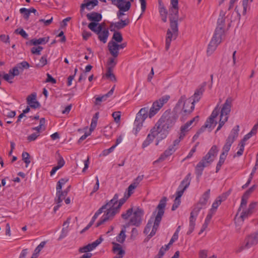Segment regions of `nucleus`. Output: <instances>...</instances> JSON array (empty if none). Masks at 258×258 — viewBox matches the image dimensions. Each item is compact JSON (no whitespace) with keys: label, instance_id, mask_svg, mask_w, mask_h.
I'll return each mask as SVG.
<instances>
[{"label":"nucleus","instance_id":"nucleus-1","mask_svg":"<svg viewBox=\"0 0 258 258\" xmlns=\"http://www.w3.org/2000/svg\"><path fill=\"white\" fill-rule=\"evenodd\" d=\"M170 98V96L166 95L160 98L158 100L155 101L150 108L149 111L147 107L141 108L136 115L134 124L135 127L133 128L134 134L137 136L138 132L141 130L143 126V123L148 116L152 118L154 116L160 108L166 103Z\"/></svg>","mask_w":258,"mask_h":258},{"label":"nucleus","instance_id":"nucleus-2","mask_svg":"<svg viewBox=\"0 0 258 258\" xmlns=\"http://www.w3.org/2000/svg\"><path fill=\"white\" fill-rule=\"evenodd\" d=\"M178 118V114L175 110H167L163 113L154 125L160 133V140L167 137L169 130L174 125Z\"/></svg>","mask_w":258,"mask_h":258},{"label":"nucleus","instance_id":"nucleus-3","mask_svg":"<svg viewBox=\"0 0 258 258\" xmlns=\"http://www.w3.org/2000/svg\"><path fill=\"white\" fill-rule=\"evenodd\" d=\"M128 196L124 195V197L120 199L118 201V195L115 194L113 198L106 204L107 207V212L103 215L101 219L96 223V227L104 224L109 220H111L114 216L119 212V210L122 205L126 202L128 198Z\"/></svg>","mask_w":258,"mask_h":258},{"label":"nucleus","instance_id":"nucleus-4","mask_svg":"<svg viewBox=\"0 0 258 258\" xmlns=\"http://www.w3.org/2000/svg\"><path fill=\"white\" fill-rule=\"evenodd\" d=\"M210 189H209L202 195L199 201L194 206L190 214L189 228L186 233L187 235L190 234L194 230L197 217L200 210L206 207L210 198Z\"/></svg>","mask_w":258,"mask_h":258},{"label":"nucleus","instance_id":"nucleus-5","mask_svg":"<svg viewBox=\"0 0 258 258\" xmlns=\"http://www.w3.org/2000/svg\"><path fill=\"white\" fill-rule=\"evenodd\" d=\"M218 151V147L216 145H213L208 153L203 157L196 167V173L198 176H201L204 168L209 166L213 162Z\"/></svg>","mask_w":258,"mask_h":258},{"label":"nucleus","instance_id":"nucleus-6","mask_svg":"<svg viewBox=\"0 0 258 258\" xmlns=\"http://www.w3.org/2000/svg\"><path fill=\"white\" fill-rule=\"evenodd\" d=\"M167 200V199L166 197H163L160 201L159 203L156 207L155 211L153 212V215H156V216L154 219L152 230L149 235V236L150 237L153 236L155 234L158 228L160 223L162 220V216L164 214Z\"/></svg>","mask_w":258,"mask_h":258},{"label":"nucleus","instance_id":"nucleus-7","mask_svg":"<svg viewBox=\"0 0 258 258\" xmlns=\"http://www.w3.org/2000/svg\"><path fill=\"white\" fill-rule=\"evenodd\" d=\"M86 17L88 20L91 21L88 24V28L93 32H99L101 28H102V25L103 24H99L102 18V15L100 13L95 12H92L90 13H88L86 15Z\"/></svg>","mask_w":258,"mask_h":258},{"label":"nucleus","instance_id":"nucleus-8","mask_svg":"<svg viewBox=\"0 0 258 258\" xmlns=\"http://www.w3.org/2000/svg\"><path fill=\"white\" fill-rule=\"evenodd\" d=\"M178 20L169 19L170 29H168L167 31V36L166 38L165 49L167 51L170 46L172 38L175 39L178 35Z\"/></svg>","mask_w":258,"mask_h":258},{"label":"nucleus","instance_id":"nucleus-9","mask_svg":"<svg viewBox=\"0 0 258 258\" xmlns=\"http://www.w3.org/2000/svg\"><path fill=\"white\" fill-rule=\"evenodd\" d=\"M224 34V31L220 28L215 29L214 36L208 45L207 50L208 55L212 54L213 52L216 49L218 45L222 41V36Z\"/></svg>","mask_w":258,"mask_h":258},{"label":"nucleus","instance_id":"nucleus-10","mask_svg":"<svg viewBox=\"0 0 258 258\" xmlns=\"http://www.w3.org/2000/svg\"><path fill=\"white\" fill-rule=\"evenodd\" d=\"M144 214V210L138 208L133 212V216L131 217L129 222L125 224V227H128L130 225L139 227L142 224Z\"/></svg>","mask_w":258,"mask_h":258},{"label":"nucleus","instance_id":"nucleus-11","mask_svg":"<svg viewBox=\"0 0 258 258\" xmlns=\"http://www.w3.org/2000/svg\"><path fill=\"white\" fill-rule=\"evenodd\" d=\"M182 103H183V107L182 109V113L183 115H186L190 114L192 112L195 108V103L190 99H186V97L184 95L181 96L180 99L178 100L177 104V106H180Z\"/></svg>","mask_w":258,"mask_h":258},{"label":"nucleus","instance_id":"nucleus-12","mask_svg":"<svg viewBox=\"0 0 258 258\" xmlns=\"http://www.w3.org/2000/svg\"><path fill=\"white\" fill-rule=\"evenodd\" d=\"M258 243V230L255 233L248 235L244 239L242 249L248 248Z\"/></svg>","mask_w":258,"mask_h":258},{"label":"nucleus","instance_id":"nucleus-13","mask_svg":"<svg viewBox=\"0 0 258 258\" xmlns=\"http://www.w3.org/2000/svg\"><path fill=\"white\" fill-rule=\"evenodd\" d=\"M108 205V204L104 205L97 211V212L95 213L94 215L92 217L91 221L90 222L88 225L81 231V233H83L86 231L87 230H88L94 224L95 221L97 218L98 216L100 214H101L104 211V210H106L105 214L106 213V212H107L108 208L107 207V205Z\"/></svg>","mask_w":258,"mask_h":258},{"label":"nucleus","instance_id":"nucleus-14","mask_svg":"<svg viewBox=\"0 0 258 258\" xmlns=\"http://www.w3.org/2000/svg\"><path fill=\"white\" fill-rule=\"evenodd\" d=\"M130 23V20L128 18H126L123 20L120 19L119 21L115 23H111L110 26V31L113 32L115 31V29L120 30L124 28L127 26Z\"/></svg>","mask_w":258,"mask_h":258},{"label":"nucleus","instance_id":"nucleus-15","mask_svg":"<svg viewBox=\"0 0 258 258\" xmlns=\"http://www.w3.org/2000/svg\"><path fill=\"white\" fill-rule=\"evenodd\" d=\"M207 85L206 82H203L195 92L194 94L192 96V101L194 103L198 102L201 98L203 93L205 90V87Z\"/></svg>","mask_w":258,"mask_h":258},{"label":"nucleus","instance_id":"nucleus-16","mask_svg":"<svg viewBox=\"0 0 258 258\" xmlns=\"http://www.w3.org/2000/svg\"><path fill=\"white\" fill-rule=\"evenodd\" d=\"M233 102V99L232 97H229L226 100L225 103L223 104L221 110V116L223 114L228 115L232 107V103Z\"/></svg>","mask_w":258,"mask_h":258},{"label":"nucleus","instance_id":"nucleus-17","mask_svg":"<svg viewBox=\"0 0 258 258\" xmlns=\"http://www.w3.org/2000/svg\"><path fill=\"white\" fill-rule=\"evenodd\" d=\"M27 103L32 108L36 109L40 107V104L36 100V93H32L27 97Z\"/></svg>","mask_w":258,"mask_h":258},{"label":"nucleus","instance_id":"nucleus-18","mask_svg":"<svg viewBox=\"0 0 258 258\" xmlns=\"http://www.w3.org/2000/svg\"><path fill=\"white\" fill-rule=\"evenodd\" d=\"M103 239L100 237L98 239L96 240L92 243L88 244L87 245L85 246L80 248L79 251L81 252H87L91 251L98 245L102 241Z\"/></svg>","mask_w":258,"mask_h":258},{"label":"nucleus","instance_id":"nucleus-19","mask_svg":"<svg viewBox=\"0 0 258 258\" xmlns=\"http://www.w3.org/2000/svg\"><path fill=\"white\" fill-rule=\"evenodd\" d=\"M103 239L100 237L98 239L96 240L92 243L88 244L87 245L85 246L80 248L79 251L81 252H87L91 251L98 245L102 241Z\"/></svg>","mask_w":258,"mask_h":258},{"label":"nucleus","instance_id":"nucleus-20","mask_svg":"<svg viewBox=\"0 0 258 258\" xmlns=\"http://www.w3.org/2000/svg\"><path fill=\"white\" fill-rule=\"evenodd\" d=\"M131 7V2L129 1H127L125 2V4L124 6L119 5L117 6V8L119 10L117 12V17L118 19H121L122 16L124 15L123 12L128 11Z\"/></svg>","mask_w":258,"mask_h":258},{"label":"nucleus","instance_id":"nucleus-21","mask_svg":"<svg viewBox=\"0 0 258 258\" xmlns=\"http://www.w3.org/2000/svg\"><path fill=\"white\" fill-rule=\"evenodd\" d=\"M98 4L97 0H84V3L81 6V12H83L86 8L88 10H91Z\"/></svg>","mask_w":258,"mask_h":258},{"label":"nucleus","instance_id":"nucleus-22","mask_svg":"<svg viewBox=\"0 0 258 258\" xmlns=\"http://www.w3.org/2000/svg\"><path fill=\"white\" fill-rule=\"evenodd\" d=\"M100 29L99 32H94L98 35V39L100 41L102 42L103 43H105L109 35L108 30L106 28H104L103 30V28Z\"/></svg>","mask_w":258,"mask_h":258},{"label":"nucleus","instance_id":"nucleus-23","mask_svg":"<svg viewBox=\"0 0 258 258\" xmlns=\"http://www.w3.org/2000/svg\"><path fill=\"white\" fill-rule=\"evenodd\" d=\"M108 48L111 55L114 58H116L119 54L118 49L116 46V42L110 41L108 43Z\"/></svg>","mask_w":258,"mask_h":258},{"label":"nucleus","instance_id":"nucleus-24","mask_svg":"<svg viewBox=\"0 0 258 258\" xmlns=\"http://www.w3.org/2000/svg\"><path fill=\"white\" fill-rule=\"evenodd\" d=\"M112 250L116 255L114 258H122L125 253V251L122 249V246L118 243H113Z\"/></svg>","mask_w":258,"mask_h":258},{"label":"nucleus","instance_id":"nucleus-25","mask_svg":"<svg viewBox=\"0 0 258 258\" xmlns=\"http://www.w3.org/2000/svg\"><path fill=\"white\" fill-rule=\"evenodd\" d=\"M226 199V197L219 196L217 198L216 200L213 203L212 208L210 210V211L212 212L213 213H215L218 207L221 204L222 202L224 201Z\"/></svg>","mask_w":258,"mask_h":258},{"label":"nucleus","instance_id":"nucleus-26","mask_svg":"<svg viewBox=\"0 0 258 258\" xmlns=\"http://www.w3.org/2000/svg\"><path fill=\"white\" fill-rule=\"evenodd\" d=\"M217 123L216 121L215 122L213 120H210V118L208 117L205 124L201 127V131H204L206 128H208L209 129V132H211Z\"/></svg>","mask_w":258,"mask_h":258},{"label":"nucleus","instance_id":"nucleus-27","mask_svg":"<svg viewBox=\"0 0 258 258\" xmlns=\"http://www.w3.org/2000/svg\"><path fill=\"white\" fill-rule=\"evenodd\" d=\"M160 135V133L154 126L150 130V133L148 134L146 138V140L151 143L155 137L158 135Z\"/></svg>","mask_w":258,"mask_h":258},{"label":"nucleus","instance_id":"nucleus-28","mask_svg":"<svg viewBox=\"0 0 258 258\" xmlns=\"http://www.w3.org/2000/svg\"><path fill=\"white\" fill-rule=\"evenodd\" d=\"M191 173H188L185 178L181 182L178 188H183V189H186L190 184L191 181Z\"/></svg>","mask_w":258,"mask_h":258},{"label":"nucleus","instance_id":"nucleus-29","mask_svg":"<svg viewBox=\"0 0 258 258\" xmlns=\"http://www.w3.org/2000/svg\"><path fill=\"white\" fill-rule=\"evenodd\" d=\"M239 131V126L237 125L231 130L230 135L227 139H229L230 141L234 142L238 136Z\"/></svg>","mask_w":258,"mask_h":258},{"label":"nucleus","instance_id":"nucleus-30","mask_svg":"<svg viewBox=\"0 0 258 258\" xmlns=\"http://www.w3.org/2000/svg\"><path fill=\"white\" fill-rule=\"evenodd\" d=\"M169 11V19L178 20V7H176L174 8L172 6L170 9Z\"/></svg>","mask_w":258,"mask_h":258},{"label":"nucleus","instance_id":"nucleus-31","mask_svg":"<svg viewBox=\"0 0 258 258\" xmlns=\"http://www.w3.org/2000/svg\"><path fill=\"white\" fill-rule=\"evenodd\" d=\"M49 39V37L40 38L38 39H33L30 40V42L31 44H33L34 45H37L38 44H44L48 42Z\"/></svg>","mask_w":258,"mask_h":258},{"label":"nucleus","instance_id":"nucleus-32","mask_svg":"<svg viewBox=\"0 0 258 258\" xmlns=\"http://www.w3.org/2000/svg\"><path fill=\"white\" fill-rule=\"evenodd\" d=\"M126 228H127V227H125V225H123L122 226V228L120 232V233L116 237V240L118 242L120 243H123L124 242L126 237L125 233L126 232Z\"/></svg>","mask_w":258,"mask_h":258},{"label":"nucleus","instance_id":"nucleus-33","mask_svg":"<svg viewBox=\"0 0 258 258\" xmlns=\"http://www.w3.org/2000/svg\"><path fill=\"white\" fill-rule=\"evenodd\" d=\"M46 244V241H42L35 249L34 251L31 258H37L39 256V254L41 250Z\"/></svg>","mask_w":258,"mask_h":258},{"label":"nucleus","instance_id":"nucleus-34","mask_svg":"<svg viewBox=\"0 0 258 258\" xmlns=\"http://www.w3.org/2000/svg\"><path fill=\"white\" fill-rule=\"evenodd\" d=\"M105 77L107 79L109 80L112 82H116L115 76L113 73V69L111 68H107V71L105 74Z\"/></svg>","mask_w":258,"mask_h":258},{"label":"nucleus","instance_id":"nucleus-35","mask_svg":"<svg viewBox=\"0 0 258 258\" xmlns=\"http://www.w3.org/2000/svg\"><path fill=\"white\" fill-rule=\"evenodd\" d=\"M233 143L232 141H230L229 139H226V143L222 148V152L221 153H224L226 155H228V153L230 149L231 146L232 144Z\"/></svg>","mask_w":258,"mask_h":258},{"label":"nucleus","instance_id":"nucleus-36","mask_svg":"<svg viewBox=\"0 0 258 258\" xmlns=\"http://www.w3.org/2000/svg\"><path fill=\"white\" fill-rule=\"evenodd\" d=\"M227 155L224 154V153H221L220 156V158L219 162H218L217 166H216V172L217 173L220 170L222 166V165L223 164V163L225 162V160L226 159V158Z\"/></svg>","mask_w":258,"mask_h":258},{"label":"nucleus","instance_id":"nucleus-37","mask_svg":"<svg viewBox=\"0 0 258 258\" xmlns=\"http://www.w3.org/2000/svg\"><path fill=\"white\" fill-rule=\"evenodd\" d=\"M70 219H71L70 218H68L67 219V220L64 222V223L63 224V227L62 228V229L61 231V237L65 236L68 233V228L69 227V225L70 224Z\"/></svg>","mask_w":258,"mask_h":258},{"label":"nucleus","instance_id":"nucleus-38","mask_svg":"<svg viewBox=\"0 0 258 258\" xmlns=\"http://www.w3.org/2000/svg\"><path fill=\"white\" fill-rule=\"evenodd\" d=\"M114 34L112 36V39L114 40L115 42L119 43L123 40V38L121 33L118 31H114Z\"/></svg>","mask_w":258,"mask_h":258},{"label":"nucleus","instance_id":"nucleus-39","mask_svg":"<svg viewBox=\"0 0 258 258\" xmlns=\"http://www.w3.org/2000/svg\"><path fill=\"white\" fill-rule=\"evenodd\" d=\"M251 214L249 213L248 211L245 210L244 211H243L241 213L240 216L238 218V214H236L235 216V219H240L241 222H243L244 219L246 218H247L249 216H250Z\"/></svg>","mask_w":258,"mask_h":258},{"label":"nucleus","instance_id":"nucleus-40","mask_svg":"<svg viewBox=\"0 0 258 258\" xmlns=\"http://www.w3.org/2000/svg\"><path fill=\"white\" fill-rule=\"evenodd\" d=\"M189 126L186 123L182 125L180 127V138L183 139L185 136V132L188 131V127Z\"/></svg>","mask_w":258,"mask_h":258},{"label":"nucleus","instance_id":"nucleus-41","mask_svg":"<svg viewBox=\"0 0 258 258\" xmlns=\"http://www.w3.org/2000/svg\"><path fill=\"white\" fill-rule=\"evenodd\" d=\"M133 213V208H130L128 209V210H127L124 213H123L121 216V218L125 220H127L132 215V214Z\"/></svg>","mask_w":258,"mask_h":258},{"label":"nucleus","instance_id":"nucleus-42","mask_svg":"<svg viewBox=\"0 0 258 258\" xmlns=\"http://www.w3.org/2000/svg\"><path fill=\"white\" fill-rule=\"evenodd\" d=\"M177 148H174L173 146H169L167 150L164 152V154L167 157L172 155L176 150Z\"/></svg>","mask_w":258,"mask_h":258},{"label":"nucleus","instance_id":"nucleus-43","mask_svg":"<svg viewBox=\"0 0 258 258\" xmlns=\"http://www.w3.org/2000/svg\"><path fill=\"white\" fill-rule=\"evenodd\" d=\"M22 160L26 163V167L28 166V165L30 163V155L26 152H24L22 155Z\"/></svg>","mask_w":258,"mask_h":258},{"label":"nucleus","instance_id":"nucleus-44","mask_svg":"<svg viewBox=\"0 0 258 258\" xmlns=\"http://www.w3.org/2000/svg\"><path fill=\"white\" fill-rule=\"evenodd\" d=\"M15 33L17 34H20L24 38L26 39H28V34L22 28H18L15 30Z\"/></svg>","mask_w":258,"mask_h":258},{"label":"nucleus","instance_id":"nucleus-45","mask_svg":"<svg viewBox=\"0 0 258 258\" xmlns=\"http://www.w3.org/2000/svg\"><path fill=\"white\" fill-rule=\"evenodd\" d=\"M249 197L245 194H243L242 197L240 206L238 209V211L241 210V209L243 207H245L247 204V200Z\"/></svg>","mask_w":258,"mask_h":258},{"label":"nucleus","instance_id":"nucleus-46","mask_svg":"<svg viewBox=\"0 0 258 258\" xmlns=\"http://www.w3.org/2000/svg\"><path fill=\"white\" fill-rule=\"evenodd\" d=\"M47 55L42 56L39 60V62L36 64L37 67H43L47 64Z\"/></svg>","mask_w":258,"mask_h":258},{"label":"nucleus","instance_id":"nucleus-47","mask_svg":"<svg viewBox=\"0 0 258 258\" xmlns=\"http://www.w3.org/2000/svg\"><path fill=\"white\" fill-rule=\"evenodd\" d=\"M116 63L117 61L115 60L114 57H110L108 58L107 62V68H111L112 69H113L116 64Z\"/></svg>","mask_w":258,"mask_h":258},{"label":"nucleus","instance_id":"nucleus-48","mask_svg":"<svg viewBox=\"0 0 258 258\" xmlns=\"http://www.w3.org/2000/svg\"><path fill=\"white\" fill-rule=\"evenodd\" d=\"M43 49V47L40 46H38L37 47H33L31 51L32 54H36L39 55L41 54V51Z\"/></svg>","mask_w":258,"mask_h":258},{"label":"nucleus","instance_id":"nucleus-49","mask_svg":"<svg viewBox=\"0 0 258 258\" xmlns=\"http://www.w3.org/2000/svg\"><path fill=\"white\" fill-rule=\"evenodd\" d=\"M20 12L21 14H23V17L25 20H28L29 19L30 14L28 9L24 8H21L20 10Z\"/></svg>","mask_w":258,"mask_h":258},{"label":"nucleus","instance_id":"nucleus-50","mask_svg":"<svg viewBox=\"0 0 258 258\" xmlns=\"http://www.w3.org/2000/svg\"><path fill=\"white\" fill-rule=\"evenodd\" d=\"M219 113V109L218 108V106H217L212 111L211 115L209 117L210 119L214 121V119L218 115Z\"/></svg>","mask_w":258,"mask_h":258},{"label":"nucleus","instance_id":"nucleus-51","mask_svg":"<svg viewBox=\"0 0 258 258\" xmlns=\"http://www.w3.org/2000/svg\"><path fill=\"white\" fill-rule=\"evenodd\" d=\"M112 116L113 117L114 121L116 123H118L120 121V116H121V112L120 111H115V112H113Z\"/></svg>","mask_w":258,"mask_h":258},{"label":"nucleus","instance_id":"nucleus-52","mask_svg":"<svg viewBox=\"0 0 258 258\" xmlns=\"http://www.w3.org/2000/svg\"><path fill=\"white\" fill-rule=\"evenodd\" d=\"M169 245H169V244H167V245H165L164 247V246H162V247L160 248V250H159V252H158V255H157V256H158V258H161L162 256H163V255H164V254L165 252L167 250H168V249H169Z\"/></svg>","mask_w":258,"mask_h":258},{"label":"nucleus","instance_id":"nucleus-53","mask_svg":"<svg viewBox=\"0 0 258 258\" xmlns=\"http://www.w3.org/2000/svg\"><path fill=\"white\" fill-rule=\"evenodd\" d=\"M58 157L59 159L57 161V165L56 166L58 168V169H59L64 166L65 161L63 157L59 154H58Z\"/></svg>","mask_w":258,"mask_h":258},{"label":"nucleus","instance_id":"nucleus-54","mask_svg":"<svg viewBox=\"0 0 258 258\" xmlns=\"http://www.w3.org/2000/svg\"><path fill=\"white\" fill-rule=\"evenodd\" d=\"M225 18H219L218 19V21H217L218 26L216 29H217L218 28H221L222 29V30L224 32L223 27L225 24Z\"/></svg>","mask_w":258,"mask_h":258},{"label":"nucleus","instance_id":"nucleus-55","mask_svg":"<svg viewBox=\"0 0 258 258\" xmlns=\"http://www.w3.org/2000/svg\"><path fill=\"white\" fill-rule=\"evenodd\" d=\"M40 136V134L39 133H34L32 134L31 135L28 136L27 137V140L29 142H32L35 141L39 136Z\"/></svg>","mask_w":258,"mask_h":258},{"label":"nucleus","instance_id":"nucleus-56","mask_svg":"<svg viewBox=\"0 0 258 258\" xmlns=\"http://www.w3.org/2000/svg\"><path fill=\"white\" fill-rule=\"evenodd\" d=\"M17 66L20 69H21L22 70L23 69H27L30 67L29 63L26 61H23L20 63H19L18 64H17Z\"/></svg>","mask_w":258,"mask_h":258},{"label":"nucleus","instance_id":"nucleus-57","mask_svg":"<svg viewBox=\"0 0 258 258\" xmlns=\"http://www.w3.org/2000/svg\"><path fill=\"white\" fill-rule=\"evenodd\" d=\"M107 98H108V97L107 96V95H106V94L101 96H98L96 97L95 99L96 104H99V102L106 100Z\"/></svg>","mask_w":258,"mask_h":258},{"label":"nucleus","instance_id":"nucleus-58","mask_svg":"<svg viewBox=\"0 0 258 258\" xmlns=\"http://www.w3.org/2000/svg\"><path fill=\"white\" fill-rule=\"evenodd\" d=\"M139 1L141 3V5L142 14L139 17L138 19H139L141 17L142 14L145 12L146 9V7H147V3H146V0H139Z\"/></svg>","mask_w":258,"mask_h":258},{"label":"nucleus","instance_id":"nucleus-59","mask_svg":"<svg viewBox=\"0 0 258 258\" xmlns=\"http://www.w3.org/2000/svg\"><path fill=\"white\" fill-rule=\"evenodd\" d=\"M19 67H18V66L15 67L12 69L10 70L9 71L11 74L12 75V77H15L16 76H18L20 74L19 71L18 70Z\"/></svg>","mask_w":258,"mask_h":258},{"label":"nucleus","instance_id":"nucleus-60","mask_svg":"<svg viewBox=\"0 0 258 258\" xmlns=\"http://www.w3.org/2000/svg\"><path fill=\"white\" fill-rule=\"evenodd\" d=\"M12 75L9 72V74H6L3 76V79L8 82L9 83H12L13 81L12 80L14 79V77L12 76Z\"/></svg>","mask_w":258,"mask_h":258},{"label":"nucleus","instance_id":"nucleus-61","mask_svg":"<svg viewBox=\"0 0 258 258\" xmlns=\"http://www.w3.org/2000/svg\"><path fill=\"white\" fill-rule=\"evenodd\" d=\"M56 198L55 199V202L57 204H60L64 198H62V195L61 192L56 193Z\"/></svg>","mask_w":258,"mask_h":258},{"label":"nucleus","instance_id":"nucleus-62","mask_svg":"<svg viewBox=\"0 0 258 258\" xmlns=\"http://www.w3.org/2000/svg\"><path fill=\"white\" fill-rule=\"evenodd\" d=\"M47 79L45 81L46 83H51L52 84H55L56 83V80L53 78L49 74L47 73Z\"/></svg>","mask_w":258,"mask_h":258},{"label":"nucleus","instance_id":"nucleus-63","mask_svg":"<svg viewBox=\"0 0 258 258\" xmlns=\"http://www.w3.org/2000/svg\"><path fill=\"white\" fill-rule=\"evenodd\" d=\"M95 179L96 180V182L95 185L94 186L93 189L92 191L91 192L90 195H92L93 193L97 191L99 187V179L98 176H96Z\"/></svg>","mask_w":258,"mask_h":258},{"label":"nucleus","instance_id":"nucleus-64","mask_svg":"<svg viewBox=\"0 0 258 258\" xmlns=\"http://www.w3.org/2000/svg\"><path fill=\"white\" fill-rule=\"evenodd\" d=\"M180 203V200L177 199L175 198V199L174 201V203L172 206L171 210L172 211L175 210L179 206Z\"/></svg>","mask_w":258,"mask_h":258}]
</instances>
